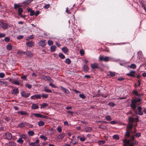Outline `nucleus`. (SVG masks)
Here are the masks:
<instances>
[{
  "instance_id": "47",
  "label": "nucleus",
  "mask_w": 146,
  "mask_h": 146,
  "mask_svg": "<svg viewBox=\"0 0 146 146\" xmlns=\"http://www.w3.org/2000/svg\"><path fill=\"white\" fill-rule=\"evenodd\" d=\"M28 134L29 136H32L34 135V133L33 131H28Z\"/></svg>"
},
{
  "instance_id": "30",
  "label": "nucleus",
  "mask_w": 146,
  "mask_h": 146,
  "mask_svg": "<svg viewBox=\"0 0 146 146\" xmlns=\"http://www.w3.org/2000/svg\"><path fill=\"white\" fill-rule=\"evenodd\" d=\"M17 113H18L22 115H27L28 114V113L27 112H25V111H19L17 112Z\"/></svg>"
},
{
  "instance_id": "6",
  "label": "nucleus",
  "mask_w": 146,
  "mask_h": 146,
  "mask_svg": "<svg viewBox=\"0 0 146 146\" xmlns=\"http://www.w3.org/2000/svg\"><path fill=\"white\" fill-rule=\"evenodd\" d=\"M41 96L40 94H35L31 97V99L33 100L40 99Z\"/></svg>"
},
{
  "instance_id": "59",
  "label": "nucleus",
  "mask_w": 146,
  "mask_h": 146,
  "mask_svg": "<svg viewBox=\"0 0 146 146\" xmlns=\"http://www.w3.org/2000/svg\"><path fill=\"white\" fill-rule=\"evenodd\" d=\"M26 52H24L22 51H19L18 52V54L22 55V54H25Z\"/></svg>"
},
{
  "instance_id": "7",
  "label": "nucleus",
  "mask_w": 146,
  "mask_h": 146,
  "mask_svg": "<svg viewBox=\"0 0 146 146\" xmlns=\"http://www.w3.org/2000/svg\"><path fill=\"white\" fill-rule=\"evenodd\" d=\"M60 87L61 88V89L65 92L66 96H68L70 94V92L68 90L61 86Z\"/></svg>"
},
{
  "instance_id": "22",
  "label": "nucleus",
  "mask_w": 146,
  "mask_h": 146,
  "mask_svg": "<svg viewBox=\"0 0 146 146\" xmlns=\"http://www.w3.org/2000/svg\"><path fill=\"white\" fill-rule=\"evenodd\" d=\"M28 123L26 122L25 123H20L18 125V127L20 128H22L25 127L26 125H27Z\"/></svg>"
},
{
  "instance_id": "46",
  "label": "nucleus",
  "mask_w": 146,
  "mask_h": 146,
  "mask_svg": "<svg viewBox=\"0 0 146 146\" xmlns=\"http://www.w3.org/2000/svg\"><path fill=\"white\" fill-rule=\"evenodd\" d=\"M79 96L80 98L83 99H85L86 98V96L84 94H80Z\"/></svg>"
},
{
  "instance_id": "44",
  "label": "nucleus",
  "mask_w": 146,
  "mask_h": 146,
  "mask_svg": "<svg viewBox=\"0 0 146 146\" xmlns=\"http://www.w3.org/2000/svg\"><path fill=\"white\" fill-rule=\"evenodd\" d=\"M12 83L16 85H19L20 84L19 82L16 80L13 81Z\"/></svg>"
},
{
  "instance_id": "34",
  "label": "nucleus",
  "mask_w": 146,
  "mask_h": 146,
  "mask_svg": "<svg viewBox=\"0 0 146 146\" xmlns=\"http://www.w3.org/2000/svg\"><path fill=\"white\" fill-rule=\"evenodd\" d=\"M53 130L54 129L52 128L48 130L47 133L50 135L54 133L53 131Z\"/></svg>"
},
{
  "instance_id": "64",
  "label": "nucleus",
  "mask_w": 146,
  "mask_h": 146,
  "mask_svg": "<svg viewBox=\"0 0 146 146\" xmlns=\"http://www.w3.org/2000/svg\"><path fill=\"white\" fill-rule=\"evenodd\" d=\"M80 53L81 55H83L84 54V52L83 50H80Z\"/></svg>"
},
{
  "instance_id": "33",
  "label": "nucleus",
  "mask_w": 146,
  "mask_h": 146,
  "mask_svg": "<svg viewBox=\"0 0 146 146\" xmlns=\"http://www.w3.org/2000/svg\"><path fill=\"white\" fill-rule=\"evenodd\" d=\"M128 67L131 68L135 69L136 68L137 66L135 64H131L130 66H128Z\"/></svg>"
},
{
  "instance_id": "50",
  "label": "nucleus",
  "mask_w": 146,
  "mask_h": 146,
  "mask_svg": "<svg viewBox=\"0 0 146 146\" xmlns=\"http://www.w3.org/2000/svg\"><path fill=\"white\" fill-rule=\"evenodd\" d=\"M106 119L108 121H110L111 120V117L109 115L107 116L106 117Z\"/></svg>"
},
{
  "instance_id": "52",
  "label": "nucleus",
  "mask_w": 146,
  "mask_h": 146,
  "mask_svg": "<svg viewBox=\"0 0 146 146\" xmlns=\"http://www.w3.org/2000/svg\"><path fill=\"white\" fill-rule=\"evenodd\" d=\"M34 38V37L33 35H31L27 37L26 38V40H29L30 39H32Z\"/></svg>"
},
{
  "instance_id": "26",
  "label": "nucleus",
  "mask_w": 146,
  "mask_h": 146,
  "mask_svg": "<svg viewBox=\"0 0 146 146\" xmlns=\"http://www.w3.org/2000/svg\"><path fill=\"white\" fill-rule=\"evenodd\" d=\"M83 69L84 70L85 72H87L89 70L88 66L86 65H84L83 67Z\"/></svg>"
},
{
  "instance_id": "29",
  "label": "nucleus",
  "mask_w": 146,
  "mask_h": 146,
  "mask_svg": "<svg viewBox=\"0 0 146 146\" xmlns=\"http://www.w3.org/2000/svg\"><path fill=\"white\" fill-rule=\"evenodd\" d=\"M33 1V0H27L23 2V3L25 5H28Z\"/></svg>"
},
{
  "instance_id": "63",
  "label": "nucleus",
  "mask_w": 146,
  "mask_h": 146,
  "mask_svg": "<svg viewBox=\"0 0 146 146\" xmlns=\"http://www.w3.org/2000/svg\"><path fill=\"white\" fill-rule=\"evenodd\" d=\"M109 105L110 106L114 107L115 106V104L113 102H110L109 103Z\"/></svg>"
},
{
  "instance_id": "23",
  "label": "nucleus",
  "mask_w": 146,
  "mask_h": 146,
  "mask_svg": "<svg viewBox=\"0 0 146 146\" xmlns=\"http://www.w3.org/2000/svg\"><path fill=\"white\" fill-rule=\"evenodd\" d=\"M26 44L27 46L31 47L33 45L34 42L32 41H29L27 42Z\"/></svg>"
},
{
  "instance_id": "16",
  "label": "nucleus",
  "mask_w": 146,
  "mask_h": 146,
  "mask_svg": "<svg viewBox=\"0 0 146 146\" xmlns=\"http://www.w3.org/2000/svg\"><path fill=\"white\" fill-rule=\"evenodd\" d=\"M11 93L12 94L16 95L19 93L18 89L17 88L13 89L11 91Z\"/></svg>"
},
{
  "instance_id": "9",
  "label": "nucleus",
  "mask_w": 146,
  "mask_h": 146,
  "mask_svg": "<svg viewBox=\"0 0 146 146\" xmlns=\"http://www.w3.org/2000/svg\"><path fill=\"white\" fill-rule=\"evenodd\" d=\"M135 71L131 70L129 73L126 74V75L129 76L133 77L135 76Z\"/></svg>"
},
{
  "instance_id": "20",
  "label": "nucleus",
  "mask_w": 146,
  "mask_h": 146,
  "mask_svg": "<svg viewBox=\"0 0 146 146\" xmlns=\"http://www.w3.org/2000/svg\"><path fill=\"white\" fill-rule=\"evenodd\" d=\"M62 51L65 54L67 53L69 51L68 49L66 47H64L62 48Z\"/></svg>"
},
{
  "instance_id": "25",
  "label": "nucleus",
  "mask_w": 146,
  "mask_h": 146,
  "mask_svg": "<svg viewBox=\"0 0 146 146\" xmlns=\"http://www.w3.org/2000/svg\"><path fill=\"white\" fill-rule=\"evenodd\" d=\"M25 54H26L27 56L30 57H32L33 56V54L30 51H27L26 52Z\"/></svg>"
},
{
  "instance_id": "1",
  "label": "nucleus",
  "mask_w": 146,
  "mask_h": 146,
  "mask_svg": "<svg viewBox=\"0 0 146 146\" xmlns=\"http://www.w3.org/2000/svg\"><path fill=\"white\" fill-rule=\"evenodd\" d=\"M128 120L129 122L130 123L126 127V131L125 134V136L126 137H130V133L134 134L136 133V129L135 128H134L133 131H132L133 126L132 123L135 121L136 122H139V117L137 116L136 118H133L132 117L129 116L128 117Z\"/></svg>"
},
{
  "instance_id": "38",
  "label": "nucleus",
  "mask_w": 146,
  "mask_h": 146,
  "mask_svg": "<svg viewBox=\"0 0 146 146\" xmlns=\"http://www.w3.org/2000/svg\"><path fill=\"white\" fill-rule=\"evenodd\" d=\"M59 57L62 59H63L65 58V56L62 53H59L58 55Z\"/></svg>"
},
{
  "instance_id": "4",
  "label": "nucleus",
  "mask_w": 146,
  "mask_h": 146,
  "mask_svg": "<svg viewBox=\"0 0 146 146\" xmlns=\"http://www.w3.org/2000/svg\"><path fill=\"white\" fill-rule=\"evenodd\" d=\"M111 59V57L105 56H104L100 55L99 57V60L100 61H104L105 62H107Z\"/></svg>"
},
{
  "instance_id": "24",
  "label": "nucleus",
  "mask_w": 146,
  "mask_h": 146,
  "mask_svg": "<svg viewBox=\"0 0 146 146\" xmlns=\"http://www.w3.org/2000/svg\"><path fill=\"white\" fill-rule=\"evenodd\" d=\"M7 146H16V144L13 141L9 142L8 143L6 144Z\"/></svg>"
},
{
  "instance_id": "42",
  "label": "nucleus",
  "mask_w": 146,
  "mask_h": 146,
  "mask_svg": "<svg viewBox=\"0 0 146 146\" xmlns=\"http://www.w3.org/2000/svg\"><path fill=\"white\" fill-rule=\"evenodd\" d=\"M17 142L20 144L23 143L24 142V141L21 138H20L19 139L17 140Z\"/></svg>"
},
{
  "instance_id": "31",
  "label": "nucleus",
  "mask_w": 146,
  "mask_h": 146,
  "mask_svg": "<svg viewBox=\"0 0 146 146\" xmlns=\"http://www.w3.org/2000/svg\"><path fill=\"white\" fill-rule=\"evenodd\" d=\"M7 49L9 50H11L12 49V46L10 44H9L6 46Z\"/></svg>"
},
{
  "instance_id": "39",
  "label": "nucleus",
  "mask_w": 146,
  "mask_h": 146,
  "mask_svg": "<svg viewBox=\"0 0 146 146\" xmlns=\"http://www.w3.org/2000/svg\"><path fill=\"white\" fill-rule=\"evenodd\" d=\"M65 62L68 64H70L71 63V60L69 58H66L65 61Z\"/></svg>"
},
{
  "instance_id": "55",
  "label": "nucleus",
  "mask_w": 146,
  "mask_h": 146,
  "mask_svg": "<svg viewBox=\"0 0 146 146\" xmlns=\"http://www.w3.org/2000/svg\"><path fill=\"white\" fill-rule=\"evenodd\" d=\"M5 76V74L4 73L1 72L0 73V77L1 78H3Z\"/></svg>"
},
{
  "instance_id": "53",
  "label": "nucleus",
  "mask_w": 146,
  "mask_h": 146,
  "mask_svg": "<svg viewBox=\"0 0 146 146\" xmlns=\"http://www.w3.org/2000/svg\"><path fill=\"white\" fill-rule=\"evenodd\" d=\"M86 139L84 137H81L80 138V140L81 141H85Z\"/></svg>"
},
{
  "instance_id": "58",
  "label": "nucleus",
  "mask_w": 146,
  "mask_h": 146,
  "mask_svg": "<svg viewBox=\"0 0 146 146\" xmlns=\"http://www.w3.org/2000/svg\"><path fill=\"white\" fill-rule=\"evenodd\" d=\"M6 35L5 34V33H0V38H1L4 37Z\"/></svg>"
},
{
  "instance_id": "32",
  "label": "nucleus",
  "mask_w": 146,
  "mask_h": 146,
  "mask_svg": "<svg viewBox=\"0 0 146 146\" xmlns=\"http://www.w3.org/2000/svg\"><path fill=\"white\" fill-rule=\"evenodd\" d=\"M56 46L54 45H52L50 46V51L52 52H54L56 48Z\"/></svg>"
},
{
  "instance_id": "10",
  "label": "nucleus",
  "mask_w": 146,
  "mask_h": 146,
  "mask_svg": "<svg viewBox=\"0 0 146 146\" xmlns=\"http://www.w3.org/2000/svg\"><path fill=\"white\" fill-rule=\"evenodd\" d=\"M33 115L36 117H40L41 118H46V116L44 115L38 113H34L33 114Z\"/></svg>"
},
{
  "instance_id": "51",
  "label": "nucleus",
  "mask_w": 146,
  "mask_h": 146,
  "mask_svg": "<svg viewBox=\"0 0 146 146\" xmlns=\"http://www.w3.org/2000/svg\"><path fill=\"white\" fill-rule=\"evenodd\" d=\"M47 106L48 104L46 103H43L42 104L41 106V108L42 107L43 108H44L46 107V106Z\"/></svg>"
},
{
  "instance_id": "13",
  "label": "nucleus",
  "mask_w": 146,
  "mask_h": 146,
  "mask_svg": "<svg viewBox=\"0 0 146 146\" xmlns=\"http://www.w3.org/2000/svg\"><path fill=\"white\" fill-rule=\"evenodd\" d=\"M141 4L142 7L143 8L145 11H146V2L143 0L141 1Z\"/></svg>"
},
{
  "instance_id": "36",
  "label": "nucleus",
  "mask_w": 146,
  "mask_h": 146,
  "mask_svg": "<svg viewBox=\"0 0 146 146\" xmlns=\"http://www.w3.org/2000/svg\"><path fill=\"white\" fill-rule=\"evenodd\" d=\"M92 128L91 127H88L86 128L85 129V130H84V131H85L86 132H89L90 131H91V130H92Z\"/></svg>"
},
{
  "instance_id": "41",
  "label": "nucleus",
  "mask_w": 146,
  "mask_h": 146,
  "mask_svg": "<svg viewBox=\"0 0 146 146\" xmlns=\"http://www.w3.org/2000/svg\"><path fill=\"white\" fill-rule=\"evenodd\" d=\"M40 137L44 141H46L47 139V137L43 135H40Z\"/></svg>"
},
{
  "instance_id": "19",
  "label": "nucleus",
  "mask_w": 146,
  "mask_h": 146,
  "mask_svg": "<svg viewBox=\"0 0 146 146\" xmlns=\"http://www.w3.org/2000/svg\"><path fill=\"white\" fill-rule=\"evenodd\" d=\"M137 110H138V114L140 115H142L143 114V111H141L142 108L141 106H139L137 107Z\"/></svg>"
},
{
  "instance_id": "3",
  "label": "nucleus",
  "mask_w": 146,
  "mask_h": 146,
  "mask_svg": "<svg viewBox=\"0 0 146 146\" xmlns=\"http://www.w3.org/2000/svg\"><path fill=\"white\" fill-rule=\"evenodd\" d=\"M123 146H134V145H137L138 143V142L136 140L130 141L129 140L125 139L123 140Z\"/></svg>"
},
{
  "instance_id": "48",
  "label": "nucleus",
  "mask_w": 146,
  "mask_h": 146,
  "mask_svg": "<svg viewBox=\"0 0 146 146\" xmlns=\"http://www.w3.org/2000/svg\"><path fill=\"white\" fill-rule=\"evenodd\" d=\"M113 138L116 140H119V136L117 135H114L113 136Z\"/></svg>"
},
{
  "instance_id": "37",
  "label": "nucleus",
  "mask_w": 146,
  "mask_h": 146,
  "mask_svg": "<svg viewBox=\"0 0 146 146\" xmlns=\"http://www.w3.org/2000/svg\"><path fill=\"white\" fill-rule=\"evenodd\" d=\"M44 91L47 92L48 93H51L52 91L51 90H49L48 88L46 87H45L44 88Z\"/></svg>"
},
{
  "instance_id": "35",
  "label": "nucleus",
  "mask_w": 146,
  "mask_h": 146,
  "mask_svg": "<svg viewBox=\"0 0 146 146\" xmlns=\"http://www.w3.org/2000/svg\"><path fill=\"white\" fill-rule=\"evenodd\" d=\"M109 74H107L108 76H110L111 77H113L115 76V72H112L111 71H110L109 72Z\"/></svg>"
},
{
  "instance_id": "2",
  "label": "nucleus",
  "mask_w": 146,
  "mask_h": 146,
  "mask_svg": "<svg viewBox=\"0 0 146 146\" xmlns=\"http://www.w3.org/2000/svg\"><path fill=\"white\" fill-rule=\"evenodd\" d=\"M141 102V98L139 99L133 98L131 100V103L130 106L132 110L133 111L135 114L137 113V111L135 110L137 106L140 105L139 102Z\"/></svg>"
},
{
  "instance_id": "5",
  "label": "nucleus",
  "mask_w": 146,
  "mask_h": 146,
  "mask_svg": "<svg viewBox=\"0 0 146 146\" xmlns=\"http://www.w3.org/2000/svg\"><path fill=\"white\" fill-rule=\"evenodd\" d=\"M4 138L8 140H11L12 138V134L9 132H6L4 133L3 135Z\"/></svg>"
},
{
  "instance_id": "8",
  "label": "nucleus",
  "mask_w": 146,
  "mask_h": 146,
  "mask_svg": "<svg viewBox=\"0 0 146 146\" xmlns=\"http://www.w3.org/2000/svg\"><path fill=\"white\" fill-rule=\"evenodd\" d=\"M132 94H133V95H135L136 96H138V98L137 99H139V98H141V102H142V97L141 96V94H138L137 91L136 90V89L135 90H134L133 91Z\"/></svg>"
},
{
  "instance_id": "60",
  "label": "nucleus",
  "mask_w": 146,
  "mask_h": 146,
  "mask_svg": "<svg viewBox=\"0 0 146 146\" xmlns=\"http://www.w3.org/2000/svg\"><path fill=\"white\" fill-rule=\"evenodd\" d=\"M74 139H75V140L73 142V144L76 145V144H78V139H76L75 138Z\"/></svg>"
},
{
  "instance_id": "45",
  "label": "nucleus",
  "mask_w": 146,
  "mask_h": 146,
  "mask_svg": "<svg viewBox=\"0 0 146 146\" xmlns=\"http://www.w3.org/2000/svg\"><path fill=\"white\" fill-rule=\"evenodd\" d=\"M41 96L42 98H46L48 97V94H43Z\"/></svg>"
},
{
  "instance_id": "40",
  "label": "nucleus",
  "mask_w": 146,
  "mask_h": 146,
  "mask_svg": "<svg viewBox=\"0 0 146 146\" xmlns=\"http://www.w3.org/2000/svg\"><path fill=\"white\" fill-rule=\"evenodd\" d=\"M138 84H134V87L136 88L137 86H140L141 85V80H138Z\"/></svg>"
},
{
  "instance_id": "21",
  "label": "nucleus",
  "mask_w": 146,
  "mask_h": 146,
  "mask_svg": "<svg viewBox=\"0 0 146 146\" xmlns=\"http://www.w3.org/2000/svg\"><path fill=\"white\" fill-rule=\"evenodd\" d=\"M22 7L20 3H15L14 4V8L15 9L17 10L19 8H21Z\"/></svg>"
},
{
  "instance_id": "12",
  "label": "nucleus",
  "mask_w": 146,
  "mask_h": 146,
  "mask_svg": "<svg viewBox=\"0 0 146 146\" xmlns=\"http://www.w3.org/2000/svg\"><path fill=\"white\" fill-rule=\"evenodd\" d=\"M1 25L2 27L5 29H7L9 26L8 24L3 23H1Z\"/></svg>"
},
{
  "instance_id": "15",
  "label": "nucleus",
  "mask_w": 146,
  "mask_h": 146,
  "mask_svg": "<svg viewBox=\"0 0 146 146\" xmlns=\"http://www.w3.org/2000/svg\"><path fill=\"white\" fill-rule=\"evenodd\" d=\"M27 11L28 12H30V15L31 16H33L35 15V11H34L31 8H28L27 9Z\"/></svg>"
},
{
  "instance_id": "62",
  "label": "nucleus",
  "mask_w": 146,
  "mask_h": 146,
  "mask_svg": "<svg viewBox=\"0 0 146 146\" xmlns=\"http://www.w3.org/2000/svg\"><path fill=\"white\" fill-rule=\"evenodd\" d=\"M50 6V4H46V5H45L44 6V8L45 9H47Z\"/></svg>"
},
{
  "instance_id": "11",
  "label": "nucleus",
  "mask_w": 146,
  "mask_h": 146,
  "mask_svg": "<svg viewBox=\"0 0 146 146\" xmlns=\"http://www.w3.org/2000/svg\"><path fill=\"white\" fill-rule=\"evenodd\" d=\"M21 94L22 96L27 98L29 96L30 94V93H26L25 91H23L21 93Z\"/></svg>"
},
{
  "instance_id": "14",
  "label": "nucleus",
  "mask_w": 146,
  "mask_h": 146,
  "mask_svg": "<svg viewBox=\"0 0 146 146\" xmlns=\"http://www.w3.org/2000/svg\"><path fill=\"white\" fill-rule=\"evenodd\" d=\"M91 67L93 69H96L99 68L98 64L96 63L92 64L91 65Z\"/></svg>"
},
{
  "instance_id": "56",
  "label": "nucleus",
  "mask_w": 146,
  "mask_h": 146,
  "mask_svg": "<svg viewBox=\"0 0 146 146\" xmlns=\"http://www.w3.org/2000/svg\"><path fill=\"white\" fill-rule=\"evenodd\" d=\"M57 129L59 133L61 132L62 131L61 128L60 126H58L57 128Z\"/></svg>"
},
{
  "instance_id": "27",
  "label": "nucleus",
  "mask_w": 146,
  "mask_h": 146,
  "mask_svg": "<svg viewBox=\"0 0 146 146\" xmlns=\"http://www.w3.org/2000/svg\"><path fill=\"white\" fill-rule=\"evenodd\" d=\"M31 108L33 110H35L38 109L39 106L36 104H32V105L31 106Z\"/></svg>"
},
{
  "instance_id": "18",
  "label": "nucleus",
  "mask_w": 146,
  "mask_h": 146,
  "mask_svg": "<svg viewBox=\"0 0 146 146\" xmlns=\"http://www.w3.org/2000/svg\"><path fill=\"white\" fill-rule=\"evenodd\" d=\"M45 42V40H42L40 42H38V44L42 47H44L46 45Z\"/></svg>"
},
{
  "instance_id": "43",
  "label": "nucleus",
  "mask_w": 146,
  "mask_h": 146,
  "mask_svg": "<svg viewBox=\"0 0 146 146\" xmlns=\"http://www.w3.org/2000/svg\"><path fill=\"white\" fill-rule=\"evenodd\" d=\"M38 124L39 126H42L44 125V123L42 121H40Z\"/></svg>"
},
{
  "instance_id": "49",
  "label": "nucleus",
  "mask_w": 146,
  "mask_h": 146,
  "mask_svg": "<svg viewBox=\"0 0 146 146\" xmlns=\"http://www.w3.org/2000/svg\"><path fill=\"white\" fill-rule=\"evenodd\" d=\"M5 40L7 42H9L10 41V38L9 37H7L5 38Z\"/></svg>"
},
{
  "instance_id": "17",
  "label": "nucleus",
  "mask_w": 146,
  "mask_h": 146,
  "mask_svg": "<svg viewBox=\"0 0 146 146\" xmlns=\"http://www.w3.org/2000/svg\"><path fill=\"white\" fill-rule=\"evenodd\" d=\"M65 136V134L64 133H62L60 134L57 137L59 139H63Z\"/></svg>"
},
{
  "instance_id": "28",
  "label": "nucleus",
  "mask_w": 146,
  "mask_h": 146,
  "mask_svg": "<svg viewBox=\"0 0 146 146\" xmlns=\"http://www.w3.org/2000/svg\"><path fill=\"white\" fill-rule=\"evenodd\" d=\"M18 13L19 16L21 15L22 13L23 12V9L21 8H19L18 9Z\"/></svg>"
},
{
  "instance_id": "54",
  "label": "nucleus",
  "mask_w": 146,
  "mask_h": 146,
  "mask_svg": "<svg viewBox=\"0 0 146 146\" xmlns=\"http://www.w3.org/2000/svg\"><path fill=\"white\" fill-rule=\"evenodd\" d=\"M53 42L51 40H48V43L49 45L50 46L53 44Z\"/></svg>"
},
{
  "instance_id": "57",
  "label": "nucleus",
  "mask_w": 146,
  "mask_h": 146,
  "mask_svg": "<svg viewBox=\"0 0 146 146\" xmlns=\"http://www.w3.org/2000/svg\"><path fill=\"white\" fill-rule=\"evenodd\" d=\"M135 135L137 137V138L139 137H140L141 136V133H136V134H135Z\"/></svg>"
},
{
  "instance_id": "61",
  "label": "nucleus",
  "mask_w": 146,
  "mask_h": 146,
  "mask_svg": "<svg viewBox=\"0 0 146 146\" xmlns=\"http://www.w3.org/2000/svg\"><path fill=\"white\" fill-rule=\"evenodd\" d=\"M135 139L134 138V135H132L131 137L130 138V139H129V140L130 141H134Z\"/></svg>"
}]
</instances>
